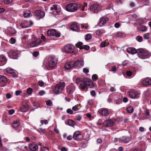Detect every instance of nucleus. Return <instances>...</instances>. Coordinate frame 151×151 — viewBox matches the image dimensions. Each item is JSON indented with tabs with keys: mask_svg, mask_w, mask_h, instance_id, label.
<instances>
[{
	"mask_svg": "<svg viewBox=\"0 0 151 151\" xmlns=\"http://www.w3.org/2000/svg\"><path fill=\"white\" fill-rule=\"evenodd\" d=\"M80 84L79 87L82 90H84L87 87L89 86L92 88L94 86L93 83L90 79L85 78L82 80L81 78H78L76 79V83L77 84Z\"/></svg>",
	"mask_w": 151,
	"mask_h": 151,
	"instance_id": "nucleus-1",
	"label": "nucleus"
},
{
	"mask_svg": "<svg viewBox=\"0 0 151 151\" xmlns=\"http://www.w3.org/2000/svg\"><path fill=\"white\" fill-rule=\"evenodd\" d=\"M83 65V60L71 61L65 63L64 67L65 69L69 70L72 68H78Z\"/></svg>",
	"mask_w": 151,
	"mask_h": 151,
	"instance_id": "nucleus-2",
	"label": "nucleus"
},
{
	"mask_svg": "<svg viewBox=\"0 0 151 151\" xmlns=\"http://www.w3.org/2000/svg\"><path fill=\"white\" fill-rule=\"evenodd\" d=\"M82 4L79 3H71L68 4L66 7V10L68 12H73L81 7Z\"/></svg>",
	"mask_w": 151,
	"mask_h": 151,
	"instance_id": "nucleus-3",
	"label": "nucleus"
},
{
	"mask_svg": "<svg viewBox=\"0 0 151 151\" xmlns=\"http://www.w3.org/2000/svg\"><path fill=\"white\" fill-rule=\"evenodd\" d=\"M137 52L139 55V58L142 59H144L149 58L151 55L150 52L142 48L137 49Z\"/></svg>",
	"mask_w": 151,
	"mask_h": 151,
	"instance_id": "nucleus-4",
	"label": "nucleus"
},
{
	"mask_svg": "<svg viewBox=\"0 0 151 151\" xmlns=\"http://www.w3.org/2000/svg\"><path fill=\"white\" fill-rule=\"evenodd\" d=\"M65 86V83L64 82H60L59 83L57 84L54 89L55 93L56 94L61 93Z\"/></svg>",
	"mask_w": 151,
	"mask_h": 151,
	"instance_id": "nucleus-5",
	"label": "nucleus"
},
{
	"mask_svg": "<svg viewBox=\"0 0 151 151\" xmlns=\"http://www.w3.org/2000/svg\"><path fill=\"white\" fill-rule=\"evenodd\" d=\"M47 35L49 37L54 36L56 37H59L61 36L60 33L54 29L48 30L47 32Z\"/></svg>",
	"mask_w": 151,
	"mask_h": 151,
	"instance_id": "nucleus-6",
	"label": "nucleus"
},
{
	"mask_svg": "<svg viewBox=\"0 0 151 151\" xmlns=\"http://www.w3.org/2000/svg\"><path fill=\"white\" fill-rule=\"evenodd\" d=\"M92 12L94 13H98L101 10V6L97 3L93 4L90 7Z\"/></svg>",
	"mask_w": 151,
	"mask_h": 151,
	"instance_id": "nucleus-7",
	"label": "nucleus"
},
{
	"mask_svg": "<svg viewBox=\"0 0 151 151\" xmlns=\"http://www.w3.org/2000/svg\"><path fill=\"white\" fill-rule=\"evenodd\" d=\"M75 47L72 45H65L64 47V50L65 52L67 53H73L75 55L76 53L73 52Z\"/></svg>",
	"mask_w": 151,
	"mask_h": 151,
	"instance_id": "nucleus-8",
	"label": "nucleus"
},
{
	"mask_svg": "<svg viewBox=\"0 0 151 151\" xmlns=\"http://www.w3.org/2000/svg\"><path fill=\"white\" fill-rule=\"evenodd\" d=\"M45 13L44 11L41 10H36L33 13L34 15L38 17L39 19L42 18L45 15Z\"/></svg>",
	"mask_w": 151,
	"mask_h": 151,
	"instance_id": "nucleus-9",
	"label": "nucleus"
},
{
	"mask_svg": "<svg viewBox=\"0 0 151 151\" xmlns=\"http://www.w3.org/2000/svg\"><path fill=\"white\" fill-rule=\"evenodd\" d=\"M49 66L51 68H54L57 63V60L55 58L52 57H50L48 59Z\"/></svg>",
	"mask_w": 151,
	"mask_h": 151,
	"instance_id": "nucleus-10",
	"label": "nucleus"
},
{
	"mask_svg": "<svg viewBox=\"0 0 151 151\" xmlns=\"http://www.w3.org/2000/svg\"><path fill=\"white\" fill-rule=\"evenodd\" d=\"M42 42V41L40 39H36L31 42H29V44L31 47H34L39 45Z\"/></svg>",
	"mask_w": 151,
	"mask_h": 151,
	"instance_id": "nucleus-11",
	"label": "nucleus"
},
{
	"mask_svg": "<svg viewBox=\"0 0 151 151\" xmlns=\"http://www.w3.org/2000/svg\"><path fill=\"white\" fill-rule=\"evenodd\" d=\"M12 126L15 130L19 132L20 131V122L19 120L14 121L12 124Z\"/></svg>",
	"mask_w": 151,
	"mask_h": 151,
	"instance_id": "nucleus-12",
	"label": "nucleus"
},
{
	"mask_svg": "<svg viewBox=\"0 0 151 151\" xmlns=\"http://www.w3.org/2000/svg\"><path fill=\"white\" fill-rule=\"evenodd\" d=\"M66 89L68 93L69 94H71L75 91V87L73 84H71L67 86Z\"/></svg>",
	"mask_w": 151,
	"mask_h": 151,
	"instance_id": "nucleus-13",
	"label": "nucleus"
},
{
	"mask_svg": "<svg viewBox=\"0 0 151 151\" xmlns=\"http://www.w3.org/2000/svg\"><path fill=\"white\" fill-rule=\"evenodd\" d=\"M98 112L99 115L104 116H108L109 114V111L106 109L105 108H101L99 110Z\"/></svg>",
	"mask_w": 151,
	"mask_h": 151,
	"instance_id": "nucleus-14",
	"label": "nucleus"
},
{
	"mask_svg": "<svg viewBox=\"0 0 151 151\" xmlns=\"http://www.w3.org/2000/svg\"><path fill=\"white\" fill-rule=\"evenodd\" d=\"M69 27L73 31H78L79 30V27L78 24L75 22H73L70 24Z\"/></svg>",
	"mask_w": 151,
	"mask_h": 151,
	"instance_id": "nucleus-15",
	"label": "nucleus"
},
{
	"mask_svg": "<svg viewBox=\"0 0 151 151\" xmlns=\"http://www.w3.org/2000/svg\"><path fill=\"white\" fill-rule=\"evenodd\" d=\"M28 101H24L22 102V106L21 107L20 111L22 112H26L28 108Z\"/></svg>",
	"mask_w": 151,
	"mask_h": 151,
	"instance_id": "nucleus-16",
	"label": "nucleus"
},
{
	"mask_svg": "<svg viewBox=\"0 0 151 151\" xmlns=\"http://www.w3.org/2000/svg\"><path fill=\"white\" fill-rule=\"evenodd\" d=\"M8 55L10 58L14 59H17L18 57V53L15 50H10Z\"/></svg>",
	"mask_w": 151,
	"mask_h": 151,
	"instance_id": "nucleus-17",
	"label": "nucleus"
},
{
	"mask_svg": "<svg viewBox=\"0 0 151 151\" xmlns=\"http://www.w3.org/2000/svg\"><path fill=\"white\" fill-rule=\"evenodd\" d=\"M114 124V122L111 119H106L103 124V126L105 127H111Z\"/></svg>",
	"mask_w": 151,
	"mask_h": 151,
	"instance_id": "nucleus-18",
	"label": "nucleus"
},
{
	"mask_svg": "<svg viewBox=\"0 0 151 151\" xmlns=\"http://www.w3.org/2000/svg\"><path fill=\"white\" fill-rule=\"evenodd\" d=\"M109 20V19L106 17H102L100 19V22L99 23V25L101 27L103 26L104 24H105L106 22H107Z\"/></svg>",
	"mask_w": 151,
	"mask_h": 151,
	"instance_id": "nucleus-19",
	"label": "nucleus"
},
{
	"mask_svg": "<svg viewBox=\"0 0 151 151\" xmlns=\"http://www.w3.org/2000/svg\"><path fill=\"white\" fill-rule=\"evenodd\" d=\"M142 84L145 86H147L151 84V79L149 78L143 79L141 82Z\"/></svg>",
	"mask_w": 151,
	"mask_h": 151,
	"instance_id": "nucleus-20",
	"label": "nucleus"
},
{
	"mask_svg": "<svg viewBox=\"0 0 151 151\" xmlns=\"http://www.w3.org/2000/svg\"><path fill=\"white\" fill-rule=\"evenodd\" d=\"M7 59L3 55H0V66H3L7 62Z\"/></svg>",
	"mask_w": 151,
	"mask_h": 151,
	"instance_id": "nucleus-21",
	"label": "nucleus"
},
{
	"mask_svg": "<svg viewBox=\"0 0 151 151\" xmlns=\"http://www.w3.org/2000/svg\"><path fill=\"white\" fill-rule=\"evenodd\" d=\"M81 133L80 132L77 131L76 132L73 134V137L76 140H79L82 139Z\"/></svg>",
	"mask_w": 151,
	"mask_h": 151,
	"instance_id": "nucleus-22",
	"label": "nucleus"
},
{
	"mask_svg": "<svg viewBox=\"0 0 151 151\" xmlns=\"http://www.w3.org/2000/svg\"><path fill=\"white\" fill-rule=\"evenodd\" d=\"M29 148L31 151H36L38 148V146L35 143L29 144Z\"/></svg>",
	"mask_w": 151,
	"mask_h": 151,
	"instance_id": "nucleus-23",
	"label": "nucleus"
},
{
	"mask_svg": "<svg viewBox=\"0 0 151 151\" xmlns=\"http://www.w3.org/2000/svg\"><path fill=\"white\" fill-rule=\"evenodd\" d=\"M130 141V139L129 137L125 136L121 137L119 140V142L124 143H128Z\"/></svg>",
	"mask_w": 151,
	"mask_h": 151,
	"instance_id": "nucleus-24",
	"label": "nucleus"
},
{
	"mask_svg": "<svg viewBox=\"0 0 151 151\" xmlns=\"http://www.w3.org/2000/svg\"><path fill=\"white\" fill-rule=\"evenodd\" d=\"M126 50L128 53L132 54L138 53L137 49L136 50L133 47H128L127 49Z\"/></svg>",
	"mask_w": 151,
	"mask_h": 151,
	"instance_id": "nucleus-25",
	"label": "nucleus"
},
{
	"mask_svg": "<svg viewBox=\"0 0 151 151\" xmlns=\"http://www.w3.org/2000/svg\"><path fill=\"white\" fill-rule=\"evenodd\" d=\"M23 13L24 17L25 18L28 17L32 15L31 13L28 10H24Z\"/></svg>",
	"mask_w": 151,
	"mask_h": 151,
	"instance_id": "nucleus-26",
	"label": "nucleus"
},
{
	"mask_svg": "<svg viewBox=\"0 0 151 151\" xmlns=\"http://www.w3.org/2000/svg\"><path fill=\"white\" fill-rule=\"evenodd\" d=\"M128 94H140L141 93L139 91H137L133 89L129 90L128 91Z\"/></svg>",
	"mask_w": 151,
	"mask_h": 151,
	"instance_id": "nucleus-27",
	"label": "nucleus"
},
{
	"mask_svg": "<svg viewBox=\"0 0 151 151\" xmlns=\"http://www.w3.org/2000/svg\"><path fill=\"white\" fill-rule=\"evenodd\" d=\"M7 30L10 34L12 35H14L16 32L15 29L12 27H8Z\"/></svg>",
	"mask_w": 151,
	"mask_h": 151,
	"instance_id": "nucleus-28",
	"label": "nucleus"
},
{
	"mask_svg": "<svg viewBox=\"0 0 151 151\" xmlns=\"http://www.w3.org/2000/svg\"><path fill=\"white\" fill-rule=\"evenodd\" d=\"M109 43V42L107 40H105L103 42L101 43L100 46L102 47H105L106 46L108 45Z\"/></svg>",
	"mask_w": 151,
	"mask_h": 151,
	"instance_id": "nucleus-29",
	"label": "nucleus"
},
{
	"mask_svg": "<svg viewBox=\"0 0 151 151\" xmlns=\"http://www.w3.org/2000/svg\"><path fill=\"white\" fill-rule=\"evenodd\" d=\"M0 81L2 82H6L7 81V78L5 76L0 75Z\"/></svg>",
	"mask_w": 151,
	"mask_h": 151,
	"instance_id": "nucleus-30",
	"label": "nucleus"
},
{
	"mask_svg": "<svg viewBox=\"0 0 151 151\" xmlns=\"http://www.w3.org/2000/svg\"><path fill=\"white\" fill-rule=\"evenodd\" d=\"M83 43L81 42H78L75 45L76 47L77 48H79L80 49H81V48L82 47Z\"/></svg>",
	"mask_w": 151,
	"mask_h": 151,
	"instance_id": "nucleus-31",
	"label": "nucleus"
},
{
	"mask_svg": "<svg viewBox=\"0 0 151 151\" xmlns=\"http://www.w3.org/2000/svg\"><path fill=\"white\" fill-rule=\"evenodd\" d=\"M68 124L72 127H74V125H75V122L73 120L71 119H69L68 121Z\"/></svg>",
	"mask_w": 151,
	"mask_h": 151,
	"instance_id": "nucleus-32",
	"label": "nucleus"
},
{
	"mask_svg": "<svg viewBox=\"0 0 151 151\" xmlns=\"http://www.w3.org/2000/svg\"><path fill=\"white\" fill-rule=\"evenodd\" d=\"M126 110L128 113H132L133 112V109L132 106H130L127 108Z\"/></svg>",
	"mask_w": 151,
	"mask_h": 151,
	"instance_id": "nucleus-33",
	"label": "nucleus"
},
{
	"mask_svg": "<svg viewBox=\"0 0 151 151\" xmlns=\"http://www.w3.org/2000/svg\"><path fill=\"white\" fill-rule=\"evenodd\" d=\"M92 78L93 81H96L98 78V76L96 74H93L92 76Z\"/></svg>",
	"mask_w": 151,
	"mask_h": 151,
	"instance_id": "nucleus-34",
	"label": "nucleus"
},
{
	"mask_svg": "<svg viewBox=\"0 0 151 151\" xmlns=\"http://www.w3.org/2000/svg\"><path fill=\"white\" fill-rule=\"evenodd\" d=\"M7 73L10 74H14L15 73L14 70L12 68H7L6 70Z\"/></svg>",
	"mask_w": 151,
	"mask_h": 151,
	"instance_id": "nucleus-35",
	"label": "nucleus"
},
{
	"mask_svg": "<svg viewBox=\"0 0 151 151\" xmlns=\"http://www.w3.org/2000/svg\"><path fill=\"white\" fill-rule=\"evenodd\" d=\"M124 35V34L123 33L119 32H117L116 36L117 37H123Z\"/></svg>",
	"mask_w": 151,
	"mask_h": 151,
	"instance_id": "nucleus-36",
	"label": "nucleus"
},
{
	"mask_svg": "<svg viewBox=\"0 0 151 151\" xmlns=\"http://www.w3.org/2000/svg\"><path fill=\"white\" fill-rule=\"evenodd\" d=\"M92 37L91 34H88L86 35L85 39L86 41H88L91 39Z\"/></svg>",
	"mask_w": 151,
	"mask_h": 151,
	"instance_id": "nucleus-37",
	"label": "nucleus"
},
{
	"mask_svg": "<svg viewBox=\"0 0 151 151\" xmlns=\"http://www.w3.org/2000/svg\"><path fill=\"white\" fill-rule=\"evenodd\" d=\"M103 30L101 29H99L96 31V35H100L103 33Z\"/></svg>",
	"mask_w": 151,
	"mask_h": 151,
	"instance_id": "nucleus-38",
	"label": "nucleus"
},
{
	"mask_svg": "<svg viewBox=\"0 0 151 151\" xmlns=\"http://www.w3.org/2000/svg\"><path fill=\"white\" fill-rule=\"evenodd\" d=\"M144 114L145 116H149L150 118H151V116L150 115V113L148 109H147L145 110Z\"/></svg>",
	"mask_w": 151,
	"mask_h": 151,
	"instance_id": "nucleus-39",
	"label": "nucleus"
},
{
	"mask_svg": "<svg viewBox=\"0 0 151 151\" xmlns=\"http://www.w3.org/2000/svg\"><path fill=\"white\" fill-rule=\"evenodd\" d=\"M150 35L149 33H146L144 34L143 37L145 39H148L150 37Z\"/></svg>",
	"mask_w": 151,
	"mask_h": 151,
	"instance_id": "nucleus-40",
	"label": "nucleus"
},
{
	"mask_svg": "<svg viewBox=\"0 0 151 151\" xmlns=\"http://www.w3.org/2000/svg\"><path fill=\"white\" fill-rule=\"evenodd\" d=\"M20 26L22 28H26L29 27L25 22H22L20 24Z\"/></svg>",
	"mask_w": 151,
	"mask_h": 151,
	"instance_id": "nucleus-41",
	"label": "nucleus"
},
{
	"mask_svg": "<svg viewBox=\"0 0 151 151\" xmlns=\"http://www.w3.org/2000/svg\"><path fill=\"white\" fill-rule=\"evenodd\" d=\"M90 47L88 45H83L81 49H85L86 50H88L90 49Z\"/></svg>",
	"mask_w": 151,
	"mask_h": 151,
	"instance_id": "nucleus-42",
	"label": "nucleus"
},
{
	"mask_svg": "<svg viewBox=\"0 0 151 151\" xmlns=\"http://www.w3.org/2000/svg\"><path fill=\"white\" fill-rule=\"evenodd\" d=\"M137 40L139 42H142L143 40V38L142 36H138L136 37Z\"/></svg>",
	"mask_w": 151,
	"mask_h": 151,
	"instance_id": "nucleus-43",
	"label": "nucleus"
},
{
	"mask_svg": "<svg viewBox=\"0 0 151 151\" xmlns=\"http://www.w3.org/2000/svg\"><path fill=\"white\" fill-rule=\"evenodd\" d=\"M87 4L86 2L83 3V5L82 6V7L81 9V10L82 11H84L85 10V7H87Z\"/></svg>",
	"mask_w": 151,
	"mask_h": 151,
	"instance_id": "nucleus-44",
	"label": "nucleus"
},
{
	"mask_svg": "<svg viewBox=\"0 0 151 151\" xmlns=\"http://www.w3.org/2000/svg\"><path fill=\"white\" fill-rule=\"evenodd\" d=\"M32 91V89L31 88H29L27 89L26 91L28 94H31Z\"/></svg>",
	"mask_w": 151,
	"mask_h": 151,
	"instance_id": "nucleus-45",
	"label": "nucleus"
},
{
	"mask_svg": "<svg viewBox=\"0 0 151 151\" xmlns=\"http://www.w3.org/2000/svg\"><path fill=\"white\" fill-rule=\"evenodd\" d=\"M12 1V0H4V2L5 4H9L11 3Z\"/></svg>",
	"mask_w": 151,
	"mask_h": 151,
	"instance_id": "nucleus-46",
	"label": "nucleus"
},
{
	"mask_svg": "<svg viewBox=\"0 0 151 151\" xmlns=\"http://www.w3.org/2000/svg\"><path fill=\"white\" fill-rule=\"evenodd\" d=\"M139 29L140 31H145L147 29L146 27L145 26H143L139 28Z\"/></svg>",
	"mask_w": 151,
	"mask_h": 151,
	"instance_id": "nucleus-47",
	"label": "nucleus"
},
{
	"mask_svg": "<svg viewBox=\"0 0 151 151\" xmlns=\"http://www.w3.org/2000/svg\"><path fill=\"white\" fill-rule=\"evenodd\" d=\"M122 102V99L119 98L117 99L115 101L116 103L117 104H119L121 103Z\"/></svg>",
	"mask_w": 151,
	"mask_h": 151,
	"instance_id": "nucleus-48",
	"label": "nucleus"
},
{
	"mask_svg": "<svg viewBox=\"0 0 151 151\" xmlns=\"http://www.w3.org/2000/svg\"><path fill=\"white\" fill-rule=\"evenodd\" d=\"M9 42L10 43L12 44H13L15 42L16 40L14 38L12 37L9 40Z\"/></svg>",
	"mask_w": 151,
	"mask_h": 151,
	"instance_id": "nucleus-49",
	"label": "nucleus"
},
{
	"mask_svg": "<svg viewBox=\"0 0 151 151\" xmlns=\"http://www.w3.org/2000/svg\"><path fill=\"white\" fill-rule=\"evenodd\" d=\"M40 122L42 124H46L48 123V121L47 120H41Z\"/></svg>",
	"mask_w": 151,
	"mask_h": 151,
	"instance_id": "nucleus-50",
	"label": "nucleus"
},
{
	"mask_svg": "<svg viewBox=\"0 0 151 151\" xmlns=\"http://www.w3.org/2000/svg\"><path fill=\"white\" fill-rule=\"evenodd\" d=\"M38 85L41 87H42L44 85V82L42 81H38L37 82Z\"/></svg>",
	"mask_w": 151,
	"mask_h": 151,
	"instance_id": "nucleus-51",
	"label": "nucleus"
},
{
	"mask_svg": "<svg viewBox=\"0 0 151 151\" xmlns=\"http://www.w3.org/2000/svg\"><path fill=\"white\" fill-rule=\"evenodd\" d=\"M46 104L48 106H50L52 104V102L50 100H48L46 102Z\"/></svg>",
	"mask_w": 151,
	"mask_h": 151,
	"instance_id": "nucleus-52",
	"label": "nucleus"
},
{
	"mask_svg": "<svg viewBox=\"0 0 151 151\" xmlns=\"http://www.w3.org/2000/svg\"><path fill=\"white\" fill-rule=\"evenodd\" d=\"M39 54V52L35 51L33 52V55L34 57H36L38 56Z\"/></svg>",
	"mask_w": 151,
	"mask_h": 151,
	"instance_id": "nucleus-53",
	"label": "nucleus"
},
{
	"mask_svg": "<svg viewBox=\"0 0 151 151\" xmlns=\"http://www.w3.org/2000/svg\"><path fill=\"white\" fill-rule=\"evenodd\" d=\"M49 150V148L45 147L42 148L41 150L42 151H48Z\"/></svg>",
	"mask_w": 151,
	"mask_h": 151,
	"instance_id": "nucleus-54",
	"label": "nucleus"
},
{
	"mask_svg": "<svg viewBox=\"0 0 151 151\" xmlns=\"http://www.w3.org/2000/svg\"><path fill=\"white\" fill-rule=\"evenodd\" d=\"M130 97L132 99H134L138 97V95H129Z\"/></svg>",
	"mask_w": 151,
	"mask_h": 151,
	"instance_id": "nucleus-55",
	"label": "nucleus"
},
{
	"mask_svg": "<svg viewBox=\"0 0 151 151\" xmlns=\"http://www.w3.org/2000/svg\"><path fill=\"white\" fill-rule=\"evenodd\" d=\"M132 72L130 70H128L127 71V75L128 76H131L132 75Z\"/></svg>",
	"mask_w": 151,
	"mask_h": 151,
	"instance_id": "nucleus-56",
	"label": "nucleus"
},
{
	"mask_svg": "<svg viewBox=\"0 0 151 151\" xmlns=\"http://www.w3.org/2000/svg\"><path fill=\"white\" fill-rule=\"evenodd\" d=\"M72 109L75 111H77L78 110V106L76 105L72 107Z\"/></svg>",
	"mask_w": 151,
	"mask_h": 151,
	"instance_id": "nucleus-57",
	"label": "nucleus"
},
{
	"mask_svg": "<svg viewBox=\"0 0 151 151\" xmlns=\"http://www.w3.org/2000/svg\"><path fill=\"white\" fill-rule=\"evenodd\" d=\"M102 119H99L97 123V124L98 125H100L102 124Z\"/></svg>",
	"mask_w": 151,
	"mask_h": 151,
	"instance_id": "nucleus-58",
	"label": "nucleus"
},
{
	"mask_svg": "<svg viewBox=\"0 0 151 151\" xmlns=\"http://www.w3.org/2000/svg\"><path fill=\"white\" fill-rule=\"evenodd\" d=\"M81 117L80 115H78L76 116V119L79 121L81 120Z\"/></svg>",
	"mask_w": 151,
	"mask_h": 151,
	"instance_id": "nucleus-59",
	"label": "nucleus"
},
{
	"mask_svg": "<svg viewBox=\"0 0 151 151\" xmlns=\"http://www.w3.org/2000/svg\"><path fill=\"white\" fill-rule=\"evenodd\" d=\"M120 24L118 22L114 24V27L116 28L119 27H120Z\"/></svg>",
	"mask_w": 151,
	"mask_h": 151,
	"instance_id": "nucleus-60",
	"label": "nucleus"
},
{
	"mask_svg": "<svg viewBox=\"0 0 151 151\" xmlns=\"http://www.w3.org/2000/svg\"><path fill=\"white\" fill-rule=\"evenodd\" d=\"M66 111L68 113L70 114H72L73 113V111L71 110L70 109H67V110Z\"/></svg>",
	"mask_w": 151,
	"mask_h": 151,
	"instance_id": "nucleus-61",
	"label": "nucleus"
},
{
	"mask_svg": "<svg viewBox=\"0 0 151 151\" xmlns=\"http://www.w3.org/2000/svg\"><path fill=\"white\" fill-rule=\"evenodd\" d=\"M128 64V61L127 60H125L123 62L122 65L124 66H126Z\"/></svg>",
	"mask_w": 151,
	"mask_h": 151,
	"instance_id": "nucleus-62",
	"label": "nucleus"
},
{
	"mask_svg": "<svg viewBox=\"0 0 151 151\" xmlns=\"http://www.w3.org/2000/svg\"><path fill=\"white\" fill-rule=\"evenodd\" d=\"M81 27L82 28H85L86 29L88 28V26L87 25L84 24H81Z\"/></svg>",
	"mask_w": 151,
	"mask_h": 151,
	"instance_id": "nucleus-63",
	"label": "nucleus"
},
{
	"mask_svg": "<svg viewBox=\"0 0 151 151\" xmlns=\"http://www.w3.org/2000/svg\"><path fill=\"white\" fill-rule=\"evenodd\" d=\"M110 91L111 92H114L116 91V89L114 87H111L110 88Z\"/></svg>",
	"mask_w": 151,
	"mask_h": 151,
	"instance_id": "nucleus-64",
	"label": "nucleus"
}]
</instances>
